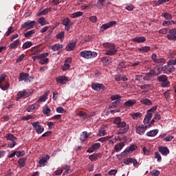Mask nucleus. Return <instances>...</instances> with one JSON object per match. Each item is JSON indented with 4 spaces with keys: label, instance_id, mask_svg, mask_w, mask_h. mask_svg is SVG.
<instances>
[{
    "label": "nucleus",
    "instance_id": "nucleus-1",
    "mask_svg": "<svg viewBox=\"0 0 176 176\" xmlns=\"http://www.w3.org/2000/svg\"><path fill=\"white\" fill-rule=\"evenodd\" d=\"M113 123L116 124L117 129H119L117 134H126L130 129V126L125 121H123L120 117H116Z\"/></svg>",
    "mask_w": 176,
    "mask_h": 176
},
{
    "label": "nucleus",
    "instance_id": "nucleus-2",
    "mask_svg": "<svg viewBox=\"0 0 176 176\" xmlns=\"http://www.w3.org/2000/svg\"><path fill=\"white\" fill-rule=\"evenodd\" d=\"M156 109H157V107L154 106L147 111L146 115L143 121L144 124H146V129H151V127L155 124V118L152 120V115H153V112H155ZM150 120H151V122H149Z\"/></svg>",
    "mask_w": 176,
    "mask_h": 176
},
{
    "label": "nucleus",
    "instance_id": "nucleus-3",
    "mask_svg": "<svg viewBox=\"0 0 176 176\" xmlns=\"http://www.w3.org/2000/svg\"><path fill=\"white\" fill-rule=\"evenodd\" d=\"M157 80L161 83L162 87H170V82L168 80V77L166 75L162 74L157 77Z\"/></svg>",
    "mask_w": 176,
    "mask_h": 176
},
{
    "label": "nucleus",
    "instance_id": "nucleus-4",
    "mask_svg": "<svg viewBox=\"0 0 176 176\" xmlns=\"http://www.w3.org/2000/svg\"><path fill=\"white\" fill-rule=\"evenodd\" d=\"M80 56L83 58L89 60V58L97 57V52H91L90 50H84L80 53Z\"/></svg>",
    "mask_w": 176,
    "mask_h": 176
},
{
    "label": "nucleus",
    "instance_id": "nucleus-5",
    "mask_svg": "<svg viewBox=\"0 0 176 176\" xmlns=\"http://www.w3.org/2000/svg\"><path fill=\"white\" fill-rule=\"evenodd\" d=\"M31 76L28 73L21 72L18 77L19 82L24 81L25 83H30L31 82Z\"/></svg>",
    "mask_w": 176,
    "mask_h": 176
},
{
    "label": "nucleus",
    "instance_id": "nucleus-6",
    "mask_svg": "<svg viewBox=\"0 0 176 176\" xmlns=\"http://www.w3.org/2000/svg\"><path fill=\"white\" fill-rule=\"evenodd\" d=\"M48 56H49L48 52L38 54L39 64H41L42 65H45V64H48L49 63V58H47Z\"/></svg>",
    "mask_w": 176,
    "mask_h": 176
},
{
    "label": "nucleus",
    "instance_id": "nucleus-7",
    "mask_svg": "<svg viewBox=\"0 0 176 176\" xmlns=\"http://www.w3.org/2000/svg\"><path fill=\"white\" fill-rule=\"evenodd\" d=\"M62 24L65 26V31H69L71 28H72L74 23H72L69 18L65 17L63 19H62Z\"/></svg>",
    "mask_w": 176,
    "mask_h": 176
},
{
    "label": "nucleus",
    "instance_id": "nucleus-8",
    "mask_svg": "<svg viewBox=\"0 0 176 176\" xmlns=\"http://www.w3.org/2000/svg\"><path fill=\"white\" fill-rule=\"evenodd\" d=\"M31 124L34 127V130H36L37 134H42V133L45 131V128L43 126L41 125L39 122H31Z\"/></svg>",
    "mask_w": 176,
    "mask_h": 176
},
{
    "label": "nucleus",
    "instance_id": "nucleus-9",
    "mask_svg": "<svg viewBox=\"0 0 176 176\" xmlns=\"http://www.w3.org/2000/svg\"><path fill=\"white\" fill-rule=\"evenodd\" d=\"M91 88L95 91H105V86L104 84H100L98 82H93L91 84Z\"/></svg>",
    "mask_w": 176,
    "mask_h": 176
},
{
    "label": "nucleus",
    "instance_id": "nucleus-10",
    "mask_svg": "<svg viewBox=\"0 0 176 176\" xmlns=\"http://www.w3.org/2000/svg\"><path fill=\"white\" fill-rule=\"evenodd\" d=\"M161 71H163L164 74H166V75H170V74H172V72L175 71V67L168 64L162 67Z\"/></svg>",
    "mask_w": 176,
    "mask_h": 176
},
{
    "label": "nucleus",
    "instance_id": "nucleus-11",
    "mask_svg": "<svg viewBox=\"0 0 176 176\" xmlns=\"http://www.w3.org/2000/svg\"><path fill=\"white\" fill-rule=\"evenodd\" d=\"M56 80L58 85H67L69 80H68V77L65 76H60L56 77Z\"/></svg>",
    "mask_w": 176,
    "mask_h": 176
},
{
    "label": "nucleus",
    "instance_id": "nucleus-12",
    "mask_svg": "<svg viewBox=\"0 0 176 176\" xmlns=\"http://www.w3.org/2000/svg\"><path fill=\"white\" fill-rule=\"evenodd\" d=\"M168 34L166 35L167 39L169 41H176V29L173 28L169 30Z\"/></svg>",
    "mask_w": 176,
    "mask_h": 176
},
{
    "label": "nucleus",
    "instance_id": "nucleus-13",
    "mask_svg": "<svg viewBox=\"0 0 176 176\" xmlns=\"http://www.w3.org/2000/svg\"><path fill=\"white\" fill-rule=\"evenodd\" d=\"M35 21L28 20V21L25 22L23 24L21 25V28H27V30H31V28H33L34 25H35Z\"/></svg>",
    "mask_w": 176,
    "mask_h": 176
},
{
    "label": "nucleus",
    "instance_id": "nucleus-14",
    "mask_svg": "<svg viewBox=\"0 0 176 176\" xmlns=\"http://www.w3.org/2000/svg\"><path fill=\"white\" fill-rule=\"evenodd\" d=\"M17 96L16 101H19L20 98H27V97H30V93L27 90L19 91Z\"/></svg>",
    "mask_w": 176,
    "mask_h": 176
},
{
    "label": "nucleus",
    "instance_id": "nucleus-15",
    "mask_svg": "<svg viewBox=\"0 0 176 176\" xmlns=\"http://www.w3.org/2000/svg\"><path fill=\"white\" fill-rule=\"evenodd\" d=\"M151 60L152 61H153V63H155L157 64H162L166 63V59L163 58H157V55H156V54H152Z\"/></svg>",
    "mask_w": 176,
    "mask_h": 176
},
{
    "label": "nucleus",
    "instance_id": "nucleus-16",
    "mask_svg": "<svg viewBox=\"0 0 176 176\" xmlns=\"http://www.w3.org/2000/svg\"><path fill=\"white\" fill-rule=\"evenodd\" d=\"M130 163H133L134 167L137 166V164H138V162L137 161V160L132 158V157H126L124 160V164H126L127 166H129V164H130Z\"/></svg>",
    "mask_w": 176,
    "mask_h": 176
},
{
    "label": "nucleus",
    "instance_id": "nucleus-17",
    "mask_svg": "<svg viewBox=\"0 0 176 176\" xmlns=\"http://www.w3.org/2000/svg\"><path fill=\"white\" fill-rule=\"evenodd\" d=\"M158 151L162 156H167V155H170V149H168L167 146H160Z\"/></svg>",
    "mask_w": 176,
    "mask_h": 176
},
{
    "label": "nucleus",
    "instance_id": "nucleus-18",
    "mask_svg": "<svg viewBox=\"0 0 176 176\" xmlns=\"http://www.w3.org/2000/svg\"><path fill=\"white\" fill-rule=\"evenodd\" d=\"M117 23L118 22L116 21H109L107 23L102 25L100 28H102V30H108V28H111V27H113V25H116V24H117Z\"/></svg>",
    "mask_w": 176,
    "mask_h": 176
},
{
    "label": "nucleus",
    "instance_id": "nucleus-19",
    "mask_svg": "<svg viewBox=\"0 0 176 176\" xmlns=\"http://www.w3.org/2000/svg\"><path fill=\"white\" fill-rule=\"evenodd\" d=\"M147 129L146 126H136V133L137 134H139L140 135H144L145 134V131H146Z\"/></svg>",
    "mask_w": 176,
    "mask_h": 176
},
{
    "label": "nucleus",
    "instance_id": "nucleus-20",
    "mask_svg": "<svg viewBox=\"0 0 176 176\" xmlns=\"http://www.w3.org/2000/svg\"><path fill=\"white\" fill-rule=\"evenodd\" d=\"M102 157V155H101V153H94L89 156V160H91V162H96V160H98V157L101 159Z\"/></svg>",
    "mask_w": 176,
    "mask_h": 176
},
{
    "label": "nucleus",
    "instance_id": "nucleus-21",
    "mask_svg": "<svg viewBox=\"0 0 176 176\" xmlns=\"http://www.w3.org/2000/svg\"><path fill=\"white\" fill-rule=\"evenodd\" d=\"M76 46V41H73L72 43H68L65 49L67 52H72V50H75Z\"/></svg>",
    "mask_w": 176,
    "mask_h": 176
},
{
    "label": "nucleus",
    "instance_id": "nucleus-22",
    "mask_svg": "<svg viewBox=\"0 0 176 176\" xmlns=\"http://www.w3.org/2000/svg\"><path fill=\"white\" fill-rule=\"evenodd\" d=\"M133 42H136V43H144L146 42V37L145 36H138L132 39Z\"/></svg>",
    "mask_w": 176,
    "mask_h": 176
},
{
    "label": "nucleus",
    "instance_id": "nucleus-23",
    "mask_svg": "<svg viewBox=\"0 0 176 176\" xmlns=\"http://www.w3.org/2000/svg\"><path fill=\"white\" fill-rule=\"evenodd\" d=\"M152 76H155V69H151L150 72L147 73L143 78L144 80H151Z\"/></svg>",
    "mask_w": 176,
    "mask_h": 176
},
{
    "label": "nucleus",
    "instance_id": "nucleus-24",
    "mask_svg": "<svg viewBox=\"0 0 176 176\" xmlns=\"http://www.w3.org/2000/svg\"><path fill=\"white\" fill-rule=\"evenodd\" d=\"M102 46L104 49H108L109 50L116 48V45L112 43H104Z\"/></svg>",
    "mask_w": 176,
    "mask_h": 176
},
{
    "label": "nucleus",
    "instance_id": "nucleus-25",
    "mask_svg": "<svg viewBox=\"0 0 176 176\" xmlns=\"http://www.w3.org/2000/svg\"><path fill=\"white\" fill-rule=\"evenodd\" d=\"M141 104H143V105H146V107H149V105H152V100L147 98H143L140 100Z\"/></svg>",
    "mask_w": 176,
    "mask_h": 176
},
{
    "label": "nucleus",
    "instance_id": "nucleus-26",
    "mask_svg": "<svg viewBox=\"0 0 176 176\" xmlns=\"http://www.w3.org/2000/svg\"><path fill=\"white\" fill-rule=\"evenodd\" d=\"M118 53V49L113 48L111 50H107L105 51L106 56H115Z\"/></svg>",
    "mask_w": 176,
    "mask_h": 176
},
{
    "label": "nucleus",
    "instance_id": "nucleus-27",
    "mask_svg": "<svg viewBox=\"0 0 176 176\" xmlns=\"http://www.w3.org/2000/svg\"><path fill=\"white\" fill-rule=\"evenodd\" d=\"M159 133V129H153L151 131H149L146 133L147 137H155L157 135V133Z\"/></svg>",
    "mask_w": 176,
    "mask_h": 176
},
{
    "label": "nucleus",
    "instance_id": "nucleus-28",
    "mask_svg": "<svg viewBox=\"0 0 176 176\" xmlns=\"http://www.w3.org/2000/svg\"><path fill=\"white\" fill-rule=\"evenodd\" d=\"M49 12H52V8L50 7L48 8H45L42 11H40L38 14L37 16H46Z\"/></svg>",
    "mask_w": 176,
    "mask_h": 176
},
{
    "label": "nucleus",
    "instance_id": "nucleus-29",
    "mask_svg": "<svg viewBox=\"0 0 176 176\" xmlns=\"http://www.w3.org/2000/svg\"><path fill=\"white\" fill-rule=\"evenodd\" d=\"M38 106L36 104H33L32 105H30L27 109L26 111L28 112H35L36 109H38Z\"/></svg>",
    "mask_w": 176,
    "mask_h": 176
},
{
    "label": "nucleus",
    "instance_id": "nucleus-30",
    "mask_svg": "<svg viewBox=\"0 0 176 176\" xmlns=\"http://www.w3.org/2000/svg\"><path fill=\"white\" fill-rule=\"evenodd\" d=\"M123 146H124V143L120 142L119 144L115 145L114 149L116 152H120V151H122V149L123 148Z\"/></svg>",
    "mask_w": 176,
    "mask_h": 176
},
{
    "label": "nucleus",
    "instance_id": "nucleus-31",
    "mask_svg": "<svg viewBox=\"0 0 176 176\" xmlns=\"http://www.w3.org/2000/svg\"><path fill=\"white\" fill-rule=\"evenodd\" d=\"M50 159V157L49 155H47L46 157L42 158L39 160V165L40 166H46V162Z\"/></svg>",
    "mask_w": 176,
    "mask_h": 176
},
{
    "label": "nucleus",
    "instance_id": "nucleus-32",
    "mask_svg": "<svg viewBox=\"0 0 176 176\" xmlns=\"http://www.w3.org/2000/svg\"><path fill=\"white\" fill-rule=\"evenodd\" d=\"M138 52H142V53H148V52H151V47L149 46H144L141 47L138 49Z\"/></svg>",
    "mask_w": 176,
    "mask_h": 176
},
{
    "label": "nucleus",
    "instance_id": "nucleus-33",
    "mask_svg": "<svg viewBox=\"0 0 176 176\" xmlns=\"http://www.w3.org/2000/svg\"><path fill=\"white\" fill-rule=\"evenodd\" d=\"M19 44H20V39H16L9 45V47L10 49H16V47L19 46Z\"/></svg>",
    "mask_w": 176,
    "mask_h": 176
},
{
    "label": "nucleus",
    "instance_id": "nucleus-34",
    "mask_svg": "<svg viewBox=\"0 0 176 176\" xmlns=\"http://www.w3.org/2000/svg\"><path fill=\"white\" fill-rule=\"evenodd\" d=\"M136 102L137 101L134 99L129 100L128 101L124 102V106L126 107H133V105H135Z\"/></svg>",
    "mask_w": 176,
    "mask_h": 176
},
{
    "label": "nucleus",
    "instance_id": "nucleus-35",
    "mask_svg": "<svg viewBox=\"0 0 176 176\" xmlns=\"http://www.w3.org/2000/svg\"><path fill=\"white\" fill-rule=\"evenodd\" d=\"M90 134L91 133L87 134V131L82 132V134L80 135V141H82V142H85L86 139L89 138V135H90Z\"/></svg>",
    "mask_w": 176,
    "mask_h": 176
},
{
    "label": "nucleus",
    "instance_id": "nucleus-36",
    "mask_svg": "<svg viewBox=\"0 0 176 176\" xmlns=\"http://www.w3.org/2000/svg\"><path fill=\"white\" fill-rule=\"evenodd\" d=\"M63 49V44L56 43L52 47V50L54 52H58V50H61Z\"/></svg>",
    "mask_w": 176,
    "mask_h": 176
},
{
    "label": "nucleus",
    "instance_id": "nucleus-37",
    "mask_svg": "<svg viewBox=\"0 0 176 176\" xmlns=\"http://www.w3.org/2000/svg\"><path fill=\"white\" fill-rule=\"evenodd\" d=\"M38 24H41V25H46V24H49L47 21L45 19V17L41 16L38 19Z\"/></svg>",
    "mask_w": 176,
    "mask_h": 176
},
{
    "label": "nucleus",
    "instance_id": "nucleus-38",
    "mask_svg": "<svg viewBox=\"0 0 176 176\" xmlns=\"http://www.w3.org/2000/svg\"><path fill=\"white\" fill-rule=\"evenodd\" d=\"M26 162H27V158L19 159L18 161L19 167H24V166H25Z\"/></svg>",
    "mask_w": 176,
    "mask_h": 176
},
{
    "label": "nucleus",
    "instance_id": "nucleus-39",
    "mask_svg": "<svg viewBox=\"0 0 176 176\" xmlns=\"http://www.w3.org/2000/svg\"><path fill=\"white\" fill-rule=\"evenodd\" d=\"M161 16L162 17H164L166 20H171L173 19V15L168 12L162 13Z\"/></svg>",
    "mask_w": 176,
    "mask_h": 176
},
{
    "label": "nucleus",
    "instance_id": "nucleus-40",
    "mask_svg": "<svg viewBox=\"0 0 176 176\" xmlns=\"http://www.w3.org/2000/svg\"><path fill=\"white\" fill-rule=\"evenodd\" d=\"M135 149H137V146L133 144L129 148H126L124 152L129 153V152H133Z\"/></svg>",
    "mask_w": 176,
    "mask_h": 176
},
{
    "label": "nucleus",
    "instance_id": "nucleus-41",
    "mask_svg": "<svg viewBox=\"0 0 176 176\" xmlns=\"http://www.w3.org/2000/svg\"><path fill=\"white\" fill-rule=\"evenodd\" d=\"M34 34H35V30H29L28 32L24 34V36L25 38H31V36H32Z\"/></svg>",
    "mask_w": 176,
    "mask_h": 176
},
{
    "label": "nucleus",
    "instance_id": "nucleus-42",
    "mask_svg": "<svg viewBox=\"0 0 176 176\" xmlns=\"http://www.w3.org/2000/svg\"><path fill=\"white\" fill-rule=\"evenodd\" d=\"M31 46H32V42L31 41H27L25 43H23V46H22V49H29V47H31Z\"/></svg>",
    "mask_w": 176,
    "mask_h": 176
},
{
    "label": "nucleus",
    "instance_id": "nucleus-43",
    "mask_svg": "<svg viewBox=\"0 0 176 176\" xmlns=\"http://www.w3.org/2000/svg\"><path fill=\"white\" fill-rule=\"evenodd\" d=\"M131 116L133 119L135 120V119H138L140 118H141V116H142V113L138 112V113H133L132 114H131Z\"/></svg>",
    "mask_w": 176,
    "mask_h": 176
},
{
    "label": "nucleus",
    "instance_id": "nucleus-44",
    "mask_svg": "<svg viewBox=\"0 0 176 176\" xmlns=\"http://www.w3.org/2000/svg\"><path fill=\"white\" fill-rule=\"evenodd\" d=\"M6 138L7 140H8L9 141H16V140H17V138H16L13 134L12 133H8L6 135Z\"/></svg>",
    "mask_w": 176,
    "mask_h": 176
},
{
    "label": "nucleus",
    "instance_id": "nucleus-45",
    "mask_svg": "<svg viewBox=\"0 0 176 176\" xmlns=\"http://www.w3.org/2000/svg\"><path fill=\"white\" fill-rule=\"evenodd\" d=\"M104 2H105V0H98L96 6L98 9H102L104 6Z\"/></svg>",
    "mask_w": 176,
    "mask_h": 176
},
{
    "label": "nucleus",
    "instance_id": "nucleus-46",
    "mask_svg": "<svg viewBox=\"0 0 176 176\" xmlns=\"http://www.w3.org/2000/svg\"><path fill=\"white\" fill-rule=\"evenodd\" d=\"M0 88L3 91L8 90L9 89V84L6 82L3 84H0Z\"/></svg>",
    "mask_w": 176,
    "mask_h": 176
},
{
    "label": "nucleus",
    "instance_id": "nucleus-47",
    "mask_svg": "<svg viewBox=\"0 0 176 176\" xmlns=\"http://www.w3.org/2000/svg\"><path fill=\"white\" fill-rule=\"evenodd\" d=\"M82 15H83V12L79 11V12H76L72 14V18L76 19V17H80V16H82Z\"/></svg>",
    "mask_w": 176,
    "mask_h": 176
},
{
    "label": "nucleus",
    "instance_id": "nucleus-48",
    "mask_svg": "<svg viewBox=\"0 0 176 176\" xmlns=\"http://www.w3.org/2000/svg\"><path fill=\"white\" fill-rule=\"evenodd\" d=\"M151 88H152V85L151 84H145L140 86L142 90H149Z\"/></svg>",
    "mask_w": 176,
    "mask_h": 176
},
{
    "label": "nucleus",
    "instance_id": "nucleus-49",
    "mask_svg": "<svg viewBox=\"0 0 176 176\" xmlns=\"http://www.w3.org/2000/svg\"><path fill=\"white\" fill-rule=\"evenodd\" d=\"M43 112L44 115L50 116V112H52V110H50V109L48 107H45L43 109Z\"/></svg>",
    "mask_w": 176,
    "mask_h": 176
},
{
    "label": "nucleus",
    "instance_id": "nucleus-50",
    "mask_svg": "<svg viewBox=\"0 0 176 176\" xmlns=\"http://www.w3.org/2000/svg\"><path fill=\"white\" fill-rule=\"evenodd\" d=\"M120 98H122V97L119 94L112 95L111 96V100H112V101H115V100H116V101H120Z\"/></svg>",
    "mask_w": 176,
    "mask_h": 176
},
{
    "label": "nucleus",
    "instance_id": "nucleus-51",
    "mask_svg": "<svg viewBox=\"0 0 176 176\" xmlns=\"http://www.w3.org/2000/svg\"><path fill=\"white\" fill-rule=\"evenodd\" d=\"M171 94H170V90H166L164 93V96L166 100V101H168V100H170V98H171Z\"/></svg>",
    "mask_w": 176,
    "mask_h": 176
},
{
    "label": "nucleus",
    "instance_id": "nucleus-52",
    "mask_svg": "<svg viewBox=\"0 0 176 176\" xmlns=\"http://www.w3.org/2000/svg\"><path fill=\"white\" fill-rule=\"evenodd\" d=\"M119 104H120V101L116 100L111 103V104L110 105V108L113 109L114 108H116L118 107V105H119Z\"/></svg>",
    "mask_w": 176,
    "mask_h": 176
},
{
    "label": "nucleus",
    "instance_id": "nucleus-53",
    "mask_svg": "<svg viewBox=\"0 0 176 176\" xmlns=\"http://www.w3.org/2000/svg\"><path fill=\"white\" fill-rule=\"evenodd\" d=\"M155 159H157V162L160 163L162 162V155H160V153L159 152L156 151L154 153Z\"/></svg>",
    "mask_w": 176,
    "mask_h": 176
},
{
    "label": "nucleus",
    "instance_id": "nucleus-54",
    "mask_svg": "<svg viewBox=\"0 0 176 176\" xmlns=\"http://www.w3.org/2000/svg\"><path fill=\"white\" fill-rule=\"evenodd\" d=\"M71 68V65L69 63H64V65L62 66L63 71H68Z\"/></svg>",
    "mask_w": 176,
    "mask_h": 176
},
{
    "label": "nucleus",
    "instance_id": "nucleus-55",
    "mask_svg": "<svg viewBox=\"0 0 176 176\" xmlns=\"http://www.w3.org/2000/svg\"><path fill=\"white\" fill-rule=\"evenodd\" d=\"M34 118H35V116L31 115L25 116L21 117V120H30V119H34Z\"/></svg>",
    "mask_w": 176,
    "mask_h": 176
},
{
    "label": "nucleus",
    "instance_id": "nucleus-56",
    "mask_svg": "<svg viewBox=\"0 0 176 176\" xmlns=\"http://www.w3.org/2000/svg\"><path fill=\"white\" fill-rule=\"evenodd\" d=\"M17 145V142H16V140H11L8 143V146L9 148H14Z\"/></svg>",
    "mask_w": 176,
    "mask_h": 176
},
{
    "label": "nucleus",
    "instance_id": "nucleus-57",
    "mask_svg": "<svg viewBox=\"0 0 176 176\" xmlns=\"http://www.w3.org/2000/svg\"><path fill=\"white\" fill-rule=\"evenodd\" d=\"M12 30H13V28L12 26L8 28V31L5 34V36H9V35H10V34H13L14 31Z\"/></svg>",
    "mask_w": 176,
    "mask_h": 176
},
{
    "label": "nucleus",
    "instance_id": "nucleus-58",
    "mask_svg": "<svg viewBox=\"0 0 176 176\" xmlns=\"http://www.w3.org/2000/svg\"><path fill=\"white\" fill-rule=\"evenodd\" d=\"M56 112H58V113H65L67 111H65L64 108L59 107L56 108Z\"/></svg>",
    "mask_w": 176,
    "mask_h": 176
},
{
    "label": "nucleus",
    "instance_id": "nucleus-59",
    "mask_svg": "<svg viewBox=\"0 0 176 176\" xmlns=\"http://www.w3.org/2000/svg\"><path fill=\"white\" fill-rule=\"evenodd\" d=\"M5 79H6V75L1 74L0 76V85H3V83H5Z\"/></svg>",
    "mask_w": 176,
    "mask_h": 176
},
{
    "label": "nucleus",
    "instance_id": "nucleus-60",
    "mask_svg": "<svg viewBox=\"0 0 176 176\" xmlns=\"http://www.w3.org/2000/svg\"><path fill=\"white\" fill-rule=\"evenodd\" d=\"M24 57H25V55H24V54H22L21 55H20L18 58L16 59V63H21L23 61V60H24Z\"/></svg>",
    "mask_w": 176,
    "mask_h": 176
},
{
    "label": "nucleus",
    "instance_id": "nucleus-61",
    "mask_svg": "<svg viewBox=\"0 0 176 176\" xmlns=\"http://www.w3.org/2000/svg\"><path fill=\"white\" fill-rule=\"evenodd\" d=\"M118 69L126 68V62H120L118 66Z\"/></svg>",
    "mask_w": 176,
    "mask_h": 176
},
{
    "label": "nucleus",
    "instance_id": "nucleus-62",
    "mask_svg": "<svg viewBox=\"0 0 176 176\" xmlns=\"http://www.w3.org/2000/svg\"><path fill=\"white\" fill-rule=\"evenodd\" d=\"M151 175L152 176H159L160 175V171H159L158 170H153L151 172Z\"/></svg>",
    "mask_w": 176,
    "mask_h": 176
},
{
    "label": "nucleus",
    "instance_id": "nucleus-63",
    "mask_svg": "<svg viewBox=\"0 0 176 176\" xmlns=\"http://www.w3.org/2000/svg\"><path fill=\"white\" fill-rule=\"evenodd\" d=\"M100 146H101V143H100V142L94 143V144L92 145V147H93V148H94L95 151H97V149H98V148H100Z\"/></svg>",
    "mask_w": 176,
    "mask_h": 176
},
{
    "label": "nucleus",
    "instance_id": "nucleus-64",
    "mask_svg": "<svg viewBox=\"0 0 176 176\" xmlns=\"http://www.w3.org/2000/svg\"><path fill=\"white\" fill-rule=\"evenodd\" d=\"M102 61H104V63H111V58L109 56H104L102 58Z\"/></svg>",
    "mask_w": 176,
    "mask_h": 176
}]
</instances>
